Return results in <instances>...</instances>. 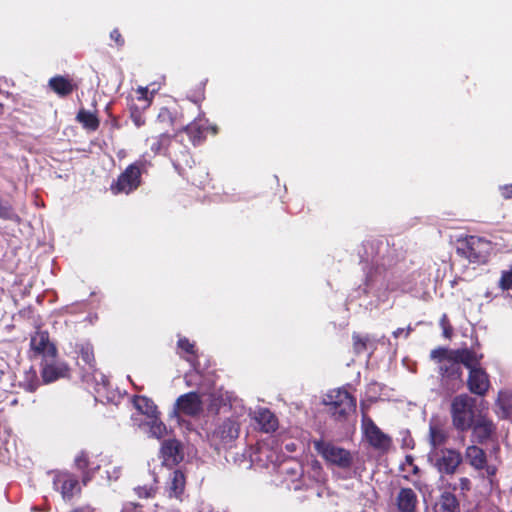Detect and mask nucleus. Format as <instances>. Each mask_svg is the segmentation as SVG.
<instances>
[{"instance_id": "1", "label": "nucleus", "mask_w": 512, "mask_h": 512, "mask_svg": "<svg viewBox=\"0 0 512 512\" xmlns=\"http://www.w3.org/2000/svg\"><path fill=\"white\" fill-rule=\"evenodd\" d=\"M473 353L474 351L468 348L453 350L439 347L431 351V359L439 365L441 386L448 393H453L462 387L461 365L470 367Z\"/></svg>"}, {"instance_id": "2", "label": "nucleus", "mask_w": 512, "mask_h": 512, "mask_svg": "<svg viewBox=\"0 0 512 512\" xmlns=\"http://www.w3.org/2000/svg\"><path fill=\"white\" fill-rule=\"evenodd\" d=\"M476 399L467 395L460 394L451 402V417L453 426L458 431H467L470 429L473 420L477 417Z\"/></svg>"}, {"instance_id": "3", "label": "nucleus", "mask_w": 512, "mask_h": 512, "mask_svg": "<svg viewBox=\"0 0 512 512\" xmlns=\"http://www.w3.org/2000/svg\"><path fill=\"white\" fill-rule=\"evenodd\" d=\"M428 461L443 479L444 475H453L457 472L463 461V456L453 448H435L428 453Z\"/></svg>"}, {"instance_id": "4", "label": "nucleus", "mask_w": 512, "mask_h": 512, "mask_svg": "<svg viewBox=\"0 0 512 512\" xmlns=\"http://www.w3.org/2000/svg\"><path fill=\"white\" fill-rule=\"evenodd\" d=\"M323 403L328 407L331 416L342 421L346 419L349 413L354 411L356 400L346 390L335 389L330 391L323 398Z\"/></svg>"}, {"instance_id": "5", "label": "nucleus", "mask_w": 512, "mask_h": 512, "mask_svg": "<svg viewBox=\"0 0 512 512\" xmlns=\"http://www.w3.org/2000/svg\"><path fill=\"white\" fill-rule=\"evenodd\" d=\"M491 250V242L478 236H468L457 243V253L470 262H485Z\"/></svg>"}, {"instance_id": "6", "label": "nucleus", "mask_w": 512, "mask_h": 512, "mask_svg": "<svg viewBox=\"0 0 512 512\" xmlns=\"http://www.w3.org/2000/svg\"><path fill=\"white\" fill-rule=\"evenodd\" d=\"M313 445L315 450L327 463L341 469H348L351 467L353 463V456L350 451L324 440H315Z\"/></svg>"}, {"instance_id": "7", "label": "nucleus", "mask_w": 512, "mask_h": 512, "mask_svg": "<svg viewBox=\"0 0 512 512\" xmlns=\"http://www.w3.org/2000/svg\"><path fill=\"white\" fill-rule=\"evenodd\" d=\"M482 357L481 354L474 352L471 365L467 368L469 371L466 381L467 388L477 396H485L491 386L488 373L480 366Z\"/></svg>"}, {"instance_id": "8", "label": "nucleus", "mask_w": 512, "mask_h": 512, "mask_svg": "<svg viewBox=\"0 0 512 512\" xmlns=\"http://www.w3.org/2000/svg\"><path fill=\"white\" fill-rule=\"evenodd\" d=\"M240 425L238 415L232 414L224 418H218L214 429L210 432L211 440L221 445L231 444L239 436Z\"/></svg>"}, {"instance_id": "9", "label": "nucleus", "mask_w": 512, "mask_h": 512, "mask_svg": "<svg viewBox=\"0 0 512 512\" xmlns=\"http://www.w3.org/2000/svg\"><path fill=\"white\" fill-rule=\"evenodd\" d=\"M145 155L143 159L130 164L124 172H122L115 183L111 185V191L113 194L125 193L136 190L141 183V169L145 165Z\"/></svg>"}, {"instance_id": "10", "label": "nucleus", "mask_w": 512, "mask_h": 512, "mask_svg": "<svg viewBox=\"0 0 512 512\" xmlns=\"http://www.w3.org/2000/svg\"><path fill=\"white\" fill-rule=\"evenodd\" d=\"M361 430L371 447L382 453L387 452L392 446V439L385 434L366 414L361 419Z\"/></svg>"}, {"instance_id": "11", "label": "nucleus", "mask_w": 512, "mask_h": 512, "mask_svg": "<svg viewBox=\"0 0 512 512\" xmlns=\"http://www.w3.org/2000/svg\"><path fill=\"white\" fill-rule=\"evenodd\" d=\"M30 346L35 355L42 356L43 361L56 358L57 349L50 342L49 334L46 331H37L31 337Z\"/></svg>"}, {"instance_id": "12", "label": "nucleus", "mask_w": 512, "mask_h": 512, "mask_svg": "<svg viewBox=\"0 0 512 512\" xmlns=\"http://www.w3.org/2000/svg\"><path fill=\"white\" fill-rule=\"evenodd\" d=\"M470 429H472V436L475 441L484 443L494 434L495 425L482 411H479Z\"/></svg>"}, {"instance_id": "13", "label": "nucleus", "mask_w": 512, "mask_h": 512, "mask_svg": "<svg viewBox=\"0 0 512 512\" xmlns=\"http://www.w3.org/2000/svg\"><path fill=\"white\" fill-rule=\"evenodd\" d=\"M176 411L188 416H197L202 412V400L196 392L181 395L175 403Z\"/></svg>"}, {"instance_id": "14", "label": "nucleus", "mask_w": 512, "mask_h": 512, "mask_svg": "<svg viewBox=\"0 0 512 512\" xmlns=\"http://www.w3.org/2000/svg\"><path fill=\"white\" fill-rule=\"evenodd\" d=\"M465 458L474 469H485L488 476H493L496 473L494 466L487 465L485 451L476 445H470L466 448Z\"/></svg>"}, {"instance_id": "15", "label": "nucleus", "mask_w": 512, "mask_h": 512, "mask_svg": "<svg viewBox=\"0 0 512 512\" xmlns=\"http://www.w3.org/2000/svg\"><path fill=\"white\" fill-rule=\"evenodd\" d=\"M69 368L64 362L53 360H44L42 362L41 376L44 383H51L60 378L68 376Z\"/></svg>"}, {"instance_id": "16", "label": "nucleus", "mask_w": 512, "mask_h": 512, "mask_svg": "<svg viewBox=\"0 0 512 512\" xmlns=\"http://www.w3.org/2000/svg\"><path fill=\"white\" fill-rule=\"evenodd\" d=\"M54 486L60 490L64 500H70L79 490L78 480L70 474H59L54 478Z\"/></svg>"}, {"instance_id": "17", "label": "nucleus", "mask_w": 512, "mask_h": 512, "mask_svg": "<svg viewBox=\"0 0 512 512\" xmlns=\"http://www.w3.org/2000/svg\"><path fill=\"white\" fill-rule=\"evenodd\" d=\"M417 503V495L411 488H401L396 496V505L400 512H414Z\"/></svg>"}, {"instance_id": "18", "label": "nucleus", "mask_w": 512, "mask_h": 512, "mask_svg": "<svg viewBox=\"0 0 512 512\" xmlns=\"http://www.w3.org/2000/svg\"><path fill=\"white\" fill-rule=\"evenodd\" d=\"M254 418L264 432H273L278 427L277 418L270 410L266 408H261L256 411Z\"/></svg>"}, {"instance_id": "19", "label": "nucleus", "mask_w": 512, "mask_h": 512, "mask_svg": "<svg viewBox=\"0 0 512 512\" xmlns=\"http://www.w3.org/2000/svg\"><path fill=\"white\" fill-rule=\"evenodd\" d=\"M161 452L166 463H178L182 460L180 444L176 440H167L162 444Z\"/></svg>"}, {"instance_id": "20", "label": "nucleus", "mask_w": 512, "mask_h": 512, "mask_svg": "<svg viewBox=\"0 0 512 512\" xmlns=\"http://www.w3.org/2000/svg\"><path fill=\"white\" fill-rule=\"evenodd\" d=\"M185 488V476L182 471L175 470L170 474L167 492L170 497L178 498Z\"/></svg>"}, {"instance_id": "21", "label": "nucleus", "mask_w": 512, "mask_h": 512, "mask_svg": "<svg viewBox=\"0 0 512 512\" xmlns=\"http://www.w3.org/2000/svg\"><path fill=\"white\" fill-rule=\"evenodd\" d=\"M49 87L59 96L64 97L73 92L75 85L63 76H55L49 80Z\"/></svg>"}, {"instance_id": "22", "label": "nucleus", "mask_w": 512, "mask_h": 512, "mask_svg": "<svg viewBox=\"0 0 512 512\" xmlns=\"http://www.w3.org/2000/svg\"><path fill=\"white\" fill-rule=\"evenodd\" d=\"M447 440L446 431L436 423L430 422L429 425V441L432 449L441 448Z\"/></svg>"}, {"instance_id": "23", "label": "nucleus", "mask_w": 512, "mask_h": 512, "mask_svg": "<svg viewBox=\"0 0 512 512\" xmlns=\"http://www.w3.org/2000/svg\"><path fill=\"white\" fill-rule=\"evenodd\" d=\"M135 408L146 415L148 419L157 416V408L153 401L144 396H138L134 398Z\"/></svg>"}, {"instance_id": "24", "label": "nucleus", "mask_w": 512, "mask_h": 512, "mask_svg": "<svg viewBox=\"0 0 512 512\" xmlns=\"http://www.w3.org/2000/svg\"><path fill=\"white\" fill-rule=\"evenodd\" d=\"M149 428V436L157 439L163 438L167 434V428L163 422H161L157 416H154L144 424Z\"/></svg>"}, {"instance_id": "25", "label": "nucleus", "mask_w": 512, "mask_h": 512, "mask_svg": "<svg viewBox=\"0 0 512 512\" xmlns=\"http://www.w3.org/2000/svg\"><path fill=\"white\" fill-rule=\"evenodd\" d=\"M77 120L82 123L85 128L90 130H96L99 126V121L95 114L84 109L78 112Z\"/></svg>"}, {"instance_id": "26", "label": "nucleus", "mask_w": 512, "mask_h": 512, "mask_svg": "<svg viewBox=\"0 0 512 512\" xmlns=\"http://www.w3.org/2000/svg\"><path fill=\"white\" fill-rule=\"evenodd\" d=\"M440 508L443 512H459V503L455 495L444 492L441 496Z\"/></svg>"}, {"instance_id": "27", "label": "nucleus", "mask_w": 512, "mask_h": 512, "mask_svg": "<svg viewBox=\"0 0 512 512\" xmlns=\"http://www.w3.org/2000/svg\"><path fill=\"white\" fill-rule=\"evenodd\" d=\"M505 417L512 416V391H501L497 400Z\"/></svg>"}, {"instance_id": "28", "label": "nucleus", "mask_w": 512, "mask_h": 512, "mask_svg": "<svg viewBox=\"0 0 512 512\" xmlns=\"http://www.w3.org/2000/svg\"><path fill=\"white\" fill-rule=\"evenodd\" d=\"M147 142L150 143V149L154 155L162 152L170 142V137L168 134H161L158 137H152L147 139Z\"/></svg>"}, {"instance_id": "29", "label": "nucleus", "mask_w": 512, "mask_h": 512, "mask_svg": "<svg viewBox=\"0 0 512 512\" xmlns=\"http://www.w3.org/2000/svg\"><path fill=\"white\" fill-rule=\"evenodd\" d=\"M0 219L10 220V221H14V222L20 221L19 216L13 211L12 207L8 203L3 202L1 199H0Z\"/></svg>"}, {"instance_id": "30", "label": "nucleus", "mask_w": 512, "mask_h": 512, "mask_svg": "<svg viewBox=\"0 0 512 512\" xmlns=\"http://www.w3.org/2000/svg\"><path fill=\"white\" fill-rule=\"evenodd\" d=\"M80 359L89 366V369L94 368V353L91 345H82L79 351Z\"/></svg>"}, {"instance_id": "31", "label": "nucleus", "mask_w": 512, "mask_h": 512, "mask_svg": "<svg viewBox=\"0 0 512 512\" xmlns=\"http://www.w3.org/2000/svg\"><path fill=\"white\" fill-rule=\"evenodd\" d=\"M135 492L139 498H151L155 494V488L153 485L138 486L135 488Z\"/></svg>"}, {"instance_id": "32", "label": "nucleus", "mask_w": 512, "mask_h": 512, "mask_svg": "<svg viewBox=\"0 0 512 512\" xmlns=\"http://www.w3.org/2000/svg\"><path fill=\"white\" fill-rule=\"evenodd\" d=\"M450 488L454 491L460 490L466 492L471 489V481L467 477H462L457 483L450 485Z\"/></svg>"}, {"instance_id": "33", "label": "nucleus", "mask_w": 512, "mask_h": 512, "mask_svg": "<svg viewBox=\"0 0 512 512\" xmlns=\"http://www.w3.org/2000/svg\"><path fill=\"white\" fill-rule=\"evenodd\" d=\"M499 284L503 290H512V269L502 273Z\"/></svg>"}, {"instance_id": "34", "label": "nucleus", "mask_w": 512, "mask_h": 512, "mask_svg": "<svg viewBox=\"0 0 512 512\" xmlns=\"http://www.w3.org/2000/svg\"><path fill=\"white\" fill-rule=\"evenodd\" d=\"M178 348L190 355L195 354L194 344L191 343L187 338H179L178 340Z\"/></svg>"}, {"instance_id": "35", "label": "nucleus", "mask_w": 512, "mask_h": 512, "mask_svg": "<svg viewBox=\"0 0 512 512\" xmlns=\"http://www.w3.org/2000/svg\"><path fill=\"white\" fill-rule=\"evenodd\" d=\"M353 341H354V349L356 353H361L366 349L367 345V338H363L360 335H353Z\"/></svg>"}, {"instance_id": "36", "label": "nucleus", "mask_w": 512, "mask_h": 512, "mask_svg": "<svg viewBox=\"0 0 512 512\" xmlns=\"http://www.w3.org/2000/svg\"><path fill=\"white\" fill-rule=\"evenodd\" d=\"M88 464H89L88 457H87V454L85 452H80L75 457V465L77 466V468L85 469L88 466Z\"/></svg>"}, {"instance_id": "37", "label": "nucleus", "mask_w": 512, "mask_h": 512, "mask_svg": "<svg viewBox=\"0 0 512 512\" xmlns=\"http://www.w3.org/2000/svg\"><path fill=\"white\" fill-rule=\"evenodd\" d=\"M137 93L139 94L138 100L145 102V106H148L151 102V97L148 96V87H138Z\"/></svg>"}, {"instance_id": "38", "label": "nucleus", "mask_w": 512, "mask_h": 512, "mask_svg": "<svg viewBox=\"0 0 512 512\" xmlns=\"http://www.w3.org/2000/svg\"><path fill=\"white\" fill-rule=\"evenodd\" d=\"M411 331H412V328L410 326H408L407 328H398L397 330H395L393 332V336L395 338H397L401 335H404V337L407 338Z\"/></svg>"}, {"instance_id": "39", "label": "nucleus", "mask_w": 512, "mask_h": 512, "mask_svg": "<svg viewBox=\"0 0 512 512\" xmlns=\"http://www.w3.org/2000/svg\"><path fill=\"white\" fill-rule=\"evenodd\" d=\"M110 38L112 40H114L118 45H123L124 41L121 37V34L120 32L117 30V29H114L111 33H110Z\"/></svg>"}, {"instance_id": "40", "label": "nucleus", "mask_w": 512, "mask_h": 512, "mask_svg": "<svg viewBox=\"0 0 512 512\" xmlns=\"http://www.w3.org/2000/svg\"><path fill=\"white\" fill-rule=\"evenodd\" d=\"M501 191L504 198L508 199L512 197V185H505L501 187Z\"/></svg>"}, {"instance_id": "41", "label": "nucleus", "mask_w": 512, "mask_h": 512, "mask_svg": "<svg viewBox=\"0 0 512 512\" xmlns=\"http://www.w3.org/2000/svg\"><path fill=\"white\" fill-rule=\"evenodd\" d=\"M37 386H38L37 382H31L26 385L25 389L29 392H34L37 389Z\"/></svg>"}, {"instance_id": "42", "label": "nucleus", "mask_w": 512, "mask_h": 512, "mask_svg": "<svg viewBox=\"0 0 512 512\" xmlns=\"http://www.w3.org/2000/svg\"><path fill=\"white\" fill-rule=\"evenodd\" d=\"M443 333H444V336L446 338H449L451 336V333H452V329L450 326H444L443 327Z\"/></svg>"}, {"instance_id": "43", "label": "nucleus", "mask_w": 512, "mask_h": 512, "mask_svg": "<svg viewBox=\"0 0 512 512\" xmlns=\"http://www.w3.org/2000/svg\"><path fill=\"white\" fill-rule=\"evenodd\" d=\"M440 324H441V326H442V327H444V326H449V325L447 324V316H446V315H443V316H442V318H441V320H440Z\"/></svg>"}, {"instance_id": "44", "label": "nucleus", "mask_w": 512, "mask_h": 512, "mask_svg": "<svg viewBox=\"0 0 512 512\" xmlns=\"http://www.w3.org/2000/svg\"><path fill=\"white\" fill-rule=\"evenodd\" d=\"M410 466H411V471H412V473H413V474H418V472H419V468H418V466H416V465H414V464H412V465H410Z\"/></svg>"}, {"instance_id": "45", "label": "nucleus", "mask_w": 512, "mask_h": 512, "mask_svg": "<svg viewBox=\"0 0 512 512\" xmlns=\"http://www.w3.org/2000/svg\"><path fill=\"white\" fill-rule=\"evenodd\" d=\"M406 462L409 464V465H412L413 464V459L411 456H407L406 457Z\"/></svg>"}, {"instance_id": "46", "label": "nucleus", "mask_w": 512, "mask_h": 512, "mask_svg": "<svg viewBox=\"0 0 512 512\" xmlns=\"http://www.w3.org/2000/svg\"><path fill=\"white\" fill-rule=\"evenodd\" d=\"M313 466H314L315 468H317V470H321V467H320V465H319V463H318L317 461H316V462H314Z\"/></svg>"}, {"instance_id": "47", "label": "nucleus", "mask_w": 512, "mask_h": 512, "mask_svg": "<svg viewBox=\"0 0 512 512\" xmlns=\"http://www.w3.org/2000/svg\"><path fill=\"white\" fill-rule=\"evenodd\" d=\"M99 376H100L102 383L105 384V376L101 373L99 374Z\"/></svg>"}, {"instance_id": "48", "label": "nucleus", "mask_w": 512, "mask_h": 512, "mask_svg": "<svg viewBox=\"0 0 512 512\" xmlns=\"http://www.w3.org/2000/svg\"><path fill=\"white\" fill-rule=\"evenodd\" d=\"M135 123H136L137 126H140L142 124V122L139 119H136Z\"/></svg>"}, {"instance_id": "49", "label": "nucleus", "mask_w": 512, "mask_h": 512, "mask_svg": "<svg viewBox=\"0 0 512 512\" xmlns=\"http://www.w3.org/2000/svg\"><path fill=\"white\" fill-rule=\"evenodd\" d=\"M192 128H193V126H192V125H189V126H187L186 130H187L188 132H191Z\"/></svg>"}, {"instance_id": "50", "label": "nucleus", "mask_w": 512, "mask_h": 512, "mask_svg": "<svg viewBox=\"0 0 512 512\" xmlns=\"http://www.w3.org/2000/svg\"><path fill=\"white\" fill-rule=\"evenodd\" d=\"M3 112V105L0 103V114Z\"/></svg>"}]
</instances>
